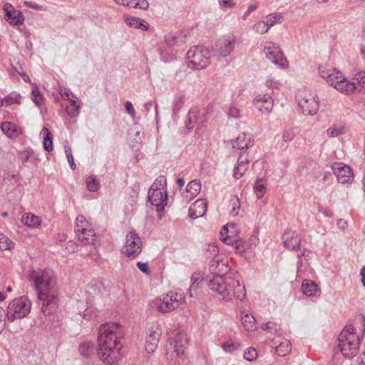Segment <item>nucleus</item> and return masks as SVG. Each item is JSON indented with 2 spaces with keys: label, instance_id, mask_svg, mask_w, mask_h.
Here are the masks:
<instances>
[{
  "label": "nucleus",
  "instance_id": "nucleus-43",
  "mask_svg": "<svg viewBox=\"0 0 365 365\" xmlns=\"http://www.w3.org/2000/svg\"><path fill=\"white\" fill-rule=\"evenodd\" d=\"M14 247V242L10 240L6 236L0 233V250H11Z\"/></svg>",
  "mask_w": 365,
  "mask_h": 365
},
{
  "label": "nucleus",
  "instance_id": "nucleus-29",
  "mask_svg": "<svg viewBox=\"0 0 365 365\" xmlns=\"http://www.w3.org/2000/svg\"><path fill=\"white\" fill-rule=\"evenodd\" d=\"M165 43L169 48L174 49L184 43L183 37L175 33H170L165 36Z\"/></svg>",
  "mask_w": 365,
  "mask_h": 365
},
{
  "label": "nucleus",
  "instance_id": "nucleus-1",
  "mask_svg": "<svg viewBox=\"0 0 365 365\" xmlns=\"http://www.w3.org/2000/svg\"><path fill=\"white\" fill-rule=\"evenodd\" d=\"M119 329L117 323H108L99 327L97 355L108 365L116 363L121 357Z\"/></svg>",
  "mask_w": 365,
  "mask_h": 365
},
{
  "label": "nucleus",
  "instance_id": "nucleus-26",
  "mask_svg": "<svg viewBox=\"0 0 365 365\" xmlns=\"http://www.w3.org/2000/svg\"><path fill=\"white\" fill-rule=\"evenodd\" d=\"M301 289L302 292L307 297H316L320 294V289L318 285L311 280H304Z\"/></svg>",
  "mask_w": 365,
  "mask_h": 365
},
{
  "label": "nucleus",
  "instance_id": "nucleus-24",
  "mask_svg": "<svg viewBox=\"0 0 365 365\" xmlns=\"http://www.w3.org/2000/svg\"><path fill=\"white\" fill-rule=\"evenodd\" d=\"M174 349L178 356L182 355L187 348L188 339L185 333L178 332L173 341Z\"/></svg>",
  "mask_w": 365,
  "mask_h": 365
},
{
  "label": "nucleus",
  "instance_id": "nucleus-38",
  "mask_svg": "<svg viewBox=\"0 0 365 365\" xmlns=\"http://www.w3.org/2000/svg\"><path fill=\"white\" fill-rule=\"evenodd\" d=\"M242 323L244 328L248 331H254L256 328L255 319L254 317L249 314H245L242 317Z\"/></svg>",
  "mask_w": 365,
  "mask_h": 365
},
{
  "label": "nucleus",
  "instance_id": "nucleus-50",
  "mask_svg": "<svg viewBox=\"0 0 365 365\" xmlns=\"http://www.w3.org/2000/svg\"><path fill=\"white\" fill-rule=\"evenodd\" d=\"M219 5L222 9H232L235 6V0H218Z\"/></svg>",
  "mask_w": 365,
  "mask_h": 365
},
{
  "label": "nucleus",
  "instance_id": "nucleus-2",
  "mask_svg": "<svg viewBox=\"0 0 365 365\" xmlns=\"http://www.w3.org/2000/svg\"><path fill=\"white\" fill-rule=\"evenodd\" d=\"M319 73L322 78L337 91H365V71H358L353 73L351 81L348 80L339 70L336 68L319 66Z\"/></svg>",
  "mask_w": 365,
  "mask_h": 365
},
{
  "label": "nucleus",
  "instance_id": "nucleus-15",
  "mask_svg": "<svg viewBox=\"0 0 365 365\" xmlns=\"http://www.w3.org/2000/svg\"><path fill=\"white\" fill-rule=\"evenodd\" d=\"M3 10L5 13V20L12 26H19L24 24L25 17L23 13L9 4L6 3L3 6Z\"/></svg>",
  "mask_w": 365,
  "mask_h": 365
},
{
  "label": "nucleus",
  "instance_id": "nucleus-36",
  "mask_svg": "<svg viewBox=\"0 0 365 365\" xmlns=\"http://www.w3.org/2000/svg\"><path fill=\"white\" fill-rule=\"evenodd\" d=\"M41 134L43 135V148L48 151L51 152L53 150V140H52V135L49 130L44 127L41 130Z\"/></svg>",
  "mask_w": 365,
  "mask_h": 365
},
{
  "label": "nucleus",
  "instance_id": "nucleus-46",
  "mask_svg": "<svg viewBox=\"0 0 365 365\" xmlns=\"http://www.w3.org/2000/svg\"><path fill=\"white\" fill-rule=\"evenodd\" d=\"M240 343L229 340L225 342L222 347L226 352H232L240 346Z\"/></svg>",
  "mask_w": 365,
  "mask_h": 365
},
{
  "label": "nucleus",
  "instance_id": "nucleus-41",
  "mask_svg": "<svg viewBox=\"0 0 365 365\" xmlns=\"http://www.w3.org/2000/svg\"><path fill=\"white\" fill-rule=\"evenodd\" d=\"M229 227L234 229L235 228L234 224L227 225L224 226L222 230L220 232V235L223 237L222 240L225 243H226L227 245H232L234 242H236L237 241L235 239H233L231 235H228Z\"/></svg>",
  "mask_w": 365,
  "mask_h": 365
},
{
  "label": "nucleus",
  "instance_id": "nucleus-35",
  "mask_svg": "<svg viewBox=\"0 0 365 365\" xmlns=\"http://www.w3.org/2000/svg\"><path fill=\"white\" fill-rule=\"evenodd\" d=\"M22 222L29 227H38L41 225L39 217L32 213H28L22 217Z\"/></svg>",
  "mask_w": 365,
  "mask_h": 365
},
{
  "label": "nucleus",
  "instance_id": "nucleus-55",
  "mask_svg": "<svg viewBox=\"0 0 365 365\" xmlns=\"http://www.w3.org/2000/svg\"><path fill=\"white\" fill-rule=\"evenodd\" d=\"M230 118H237L240 117V110L235 106H231L228 110Z\"/></svg>",
  "mask_w": 365,
  "mask_h": 365
},
{
  "label": "nucleus",
  "instance_id": "nucleus-52",
  "mask_svg": "<svg viewBox=\"0 0 365 365\" xmlns=\"http://www.w3.org/2000/svg\"><path fill=\"white\" fill-rule=\"evenodd\" d=\"M31 99L34 103L40 106L44 103V98L42 96V93H31Z\"/></svg>",
  "mask_w": 365,
  "mask_h": 365
},
{
  "label": "nucleus",
  "instance_id": "nucleus-8",
  "mask_svg": "<svg viewBox=\"0 0 365 365\" xmlns=\"http://www.w3.org/2000/svg\"><path fill=\"white\" fill-rule=\"evenodd\" d=\"M29 276V279L34 282L38 292L52 290L56 283L53 272L49 269L39 271L31 270Z\"/></svg>",
  "mask_w": 365,
  "mask_h": 365
},
{
  "label": "nucleus",
  "instance_id": "nucleus-9",
  "mask_svg": "<svg viewBox=\"0 0 365 365\" xmlns=\"http://www.w3.org/2000/svg\"><path fill=\"white\" fill-rule=\"evenodd\" d=\"M185 296L181 290L169 292L155 301L158 310L161 313H168L177 309L184 302Z\"/></svg>",
  "mask_w": 365,
  "mask_h": 365
},
{
  "label": "nucleus",
  "instance_id": "nucleus-4",
  "mask_svg": "<svg viewBox=\"0 0 365 365\" xmlns=\"http://www.w3.org/2000/svg\"><path fill=\"white\" fill-rule=\"evenodd\" d=\"M338 341V347L346 358L351 359L358 354L360 339L352 325L345 327L339 335Z\"/></svg>",
  "mask_w": 365,
  "mask_h": 365
},
{
  "label": "nucleus",
  "instance_id": "nucleus-61",
  "mask_svg": "<svg viewBox=\"0 0 365 365\" xmlns=\"http://www.w3.org/2000/svg\"><path fill=\"white\" fill-rule=\"evenodd\" d=\"M244 153L245 152H242L237 160V162L240 163L241 164H245L247 165H249L250 160H248L247 156L244 155Z\"/></svg>",
  "mask_w": 365,
  "mask_h": 365
},
{
  "label": "nucleus",
  "instance_id": "nucleus-42",
  "mask_svg": "<svg viewBox=\"0 0 365 365\" xmlns=\"http://www.w3.org/2000/svg\"><path fill=\"white\" fill-rule=\"evenodd\" d=\"M248 166L249 165H247L245 164H241L240 163L237 162V165L234 168V178L237 180L241 178L245 173V172L247 170Z\"/></svg>",
  "mask_w": 365,
  "mask_h": 365
},
{
  "label": "nucleus",
  "instance_id": "nucleus-25",
  "mask_svg": "<svg viewBox=\"0 0 365 365\" xmlns=\"http://www.w3.org/2000/svg\"><path fill=\"white\" fill-rule=\"evenodd\" d=\"M119 6H125L129 9H139L148 10L149 3L147 0H113Z\"/></svg>",
  "mask_w": 365,
  "mask_h": 365
},
{
  "label": "nucleus",
  "instance_id": "nucleus-7",
  "mask_svg": "<svg viewBox=\"0 0 365 365\" xmlns=\"http://www.w3.org/2000/svg\"><path fill=\"white\" fill-rule=\"evenodd\" d=\"M31 307V302L26 297L16 298L7 307L6 317L11 322L17 319H22L29 314Z\"/></svg>",
  "mask_w": 365,
  "mask_h": 365
},
{
  "label": "nucleus",
  "instance_id": "nucleus-37",
  "mask_svg": "<svg viewBox=\"0 0 365 365\" xmlns=\"http://www.w3.org/2000/svg\"><path fill=\"white\" fill-rule=\"evenodd\" d=\"M201 190V183L198 180H194L190 181L186 187V191L190 194V197L193 198L196 197Z\"/></svg>",
  "mask_w": 365,
  "mask_h": 365
},
{
  "label": "nucleus",
  "instance_id": "nucleus-17",
  "mask_svg": "<svg viewBox=\"0 0 365 365\" xmlns=\"http://www.w3.org/2000/svg\"><path fill=\"white\" fill-rule=\"evenodd\" d=\"M208 251L210 252V257H212V260L210 262V267L212 272H217V268L220 265H222V267H225L222 269H218V271L220 273L226 274L230 270V268L227 265V261L220 260L217 258V255L219 252L217 247L214 244L209 245Z\"/></svg>",
  "mask_w": 365,
  "mask_h": 365
},
{
  "label": "nucleus",
  "instance_id": "nucleus-3",
  "mask_svg": "<svg viewBox=\"0 0 365 365\" xmlns=\"http://www.w3.org/2000/svg\"><path fill=\"white\" fill-rule=\"evenodd\" d=\"M207 286L225 301H230L232 297L242 301L246 294L245 287L240 284L239 279L232 278L227 273L214 275Z\"/></svg>",
  "mask_w": 365,
  "mask_h": 365
},
{
  "label": "nucleus",
  "instance_id": "nucleus-12",
  "mask_svg": "<svg viewBox=\"0 0 365 365\" xmlns=\"http://www.w3.org/2000/svg\"><path fill=\"white\" fill-rule=\"evenodd\" d=\"M296 99L304 115H314L317 113L319 101L315 93H298Z\"/></svg>",
  "mask_w": 365,
  "mask_h": 365
},
{
  "label": "nucleus",
  "instance_id": "nucleus-28",
  "mask_svg": "<svg viewBox=\"0 0 365 365\" xmlns=\"http://www.w3.org/2000/svg\"><path fill=\"white\" fill-rule=\"evenodd\" d=\"M78 240L83 245H93L96 241V236L92 227L87 228L85 231L76 234Z\"/></svg>",
  "mask_w": 365,
  "mask_h": 365
},
{
  "label": "nucleus",
  "instance_id": "nucleus-48",
  "mask_svg": "<svg viewBox=\"0 0 365 365\" xmlns=\"http://www.w3.org/2000/svg\"><path fill=\"white\" fill-rule=\"evenodd\" d=\"M257 356V351L253 347H250L244 353V358L250 361L255 360Z\"/></svg>",
  "mask_w": 365,
  "mask_h": 365
},
{
  "label": "nucleus",
  "instance_id": "nucleus-23",
  "mask_svg": "<svg viewBox=\"0 0 365 365\" xmlns=\"http://www.w3.org/2000/svg\"><path fill=\"white\" fill-rule=\"evenodd\" d=\"M231 143L234 149L241 150L242 152H245V150L252 146L250 138L245 133H240L237 138L232 140Z\"/></svg>",
  "mask_w": 365,
  "mask_h": 365
},
{
  "label": "nucleus",
  "instance_id": "nucleus-32",
  "mask_svg": "<svg viewBox=\"0 0 365 365\" xmlns=\"http://www.w3.org/2000/svg\"><path fill=\"white\" fill-rule=\"evenodd\" d=\"M263 20L267 29L269 30V29L275 24H282L283 21V16L281 14L275 12L267 15Z\"/></svg>",
  "mask_w": 365,
  "mask_h": 365
},
{
  "label": "nucleus",
  "instance_id": "nucleus-40",
  "mask_svg": "<svg viewBox=\"0 0 365 365\" xmlns=\"http://www.w3.org/2000/svg\"><path fill=\"white\" fill-rule=\"evenodd\" d=\"M254 192L258 199L262 198L266 191V183L262 179H257L254 185Z\"/></svg>",
  "mask_w": 365,
  "mask_h": 365
},
{
  "label": "nucleus",
  "instance_id": "nucleus-31",
  "mask_svg": "<svg viewBox=\"0 0 365 365\" xmlns=\"http://www.w3.org/2000/svg\"><path fill=\"white\" fill-rule=\"evenodd\" d=\"M95 346L91 341H83L80 344L78 351L84 358H91L94 354Z\"/></svg>",
  "mask_w": 365,
  "mask_h": 365
},
{
  "label": "nucleus",
  "instance_id": "nucleus-49",
  "mask_svg": "<svg viewBox=\"0 0 365 365\" xmlns=\"http://www.w3.org/2000/svg\"><path fill=\"white\" fill-rule=\"evenodd\" d=\"M86 185L88 190L91 192H96L99 188V185L96 180L92 177H88L86 179Z\"/></svg>",
  "mask_w": 365,
  "mask_h": 365
},
{
  "label": "nucleus",
  "instance_id": "nucleus-14",
  "mask_svg": "<svg viewBox=\"0 0 365 365\" xmlns=\"http://www.w3.org/2000/svg\"><path fill=\"white\" fill-rule=\"evenodd\" d=\"M38 299L42 302L41 312L46 315H50L58 306L57 294L52 289L49 291H39Z\"/></svg>",
  "mask_w": 365,
  "mask_h": 365
},
{
  "label": "nucleus",
  "instance_id": "nucleus-33",
  "mask_svg": "<svg viewBox=\"0 0 365 365\" xmlns=\"http://www.w3.org/2000/svg\"><path fill=\"white\" fill-rule=\"evenodd\" d=\"M279 343L275 347V352L280 356H284L291 351V344L287 339H283L282 341L276 340L275 344Z\"/></svg>",
  "mask_w": 365,
  "mask_h": 365
},
{
  "label": "nucleus",
  "instance_id": "nucleus-62",
  "mask_svg": "<svg viewBox=\"0 0 365 365\" xmlns=\"http://www.w3.org/2000/svg\"><path fill=\"white\" fill-rule=\"evenodd\" d=\"M125 109L127 110V112L131 115H134L135 114V110H134V108H133V106L132 105V103L129 101H127L125 104Z\"/></svg>",
  "mask_w": 365,
  "mask_h": 365
},
{
  "label": "nucleus",
  "instance_id": "nucleus-5",
  "mask_svg": "<svg viewBox=\"0 0 365 365\" xmlns=\"http://www.w3.org/2000/svg\"><path fill=\"white\" fill-rule=\"evenodd\" d=\"M210 63V51L204 46H194L187 51L185 63L187 67L192 71L205 69Z\"/></svg>",
  "mask_w": 365,
  "mask_h": 365
},
{
  "label": "nucleus",
  "instance_id": "nucleus-21",
  "mask_svg": "<svg viewBox=\"0 0 365 365\" xmlns=\"http://www.w3.org/2000/svg\"><path fill=\"white\" fill-rule=\"evenodd\" d=\"M284 247L291 250H297L301 245V237L295 232H286L283 235Z\"/></svg>",
  "mask_w": 365,
  "mask_h": 365
},
{
  "label": "nucleus",
  "instance_id": "nucleus-19",
  "mask_svg": "<svg viewBox=\"0 0 365 365\" xmlns=\"http://www.w3.org/2000/svg\"><path fill=\"white\" fill-rule=\"evenodd\" d=\"M254 103L256 108L262 113H269L274 105L273 99L268 93L259 94Z\"/></svg>",
  "mask_w": 365,
  "mask_h": 365
},
{
  "label": "nucleus",
  "instance_id": "nucleus-53",
  "mask_svg": "<svg viewBox=\"0 0 365 365\" xmlns=\"http://www.w3.org/2000/svg\"><path fill=\"white\" fill-rule=\"evenodd\" d=\"M280 83L272 78H269L266 81V86L268 89L278 90L279 89Z\"/></svg>",
  "mask_w": 365,
  "mask_h": 365
},
{
  "label": "nucleus",
  "instance_id": "nucleus-54",
  "mask_svg": "<svg viewBox=\"0 0 365 365\" xmlns=\"http://www.w3.org/2000/svg\"><path fill=\"white\" fill-rule=\"evenodd\" d=\"M24 4L28 8H31V9H35L37 11H45L46 10V9L43 6L35 4L32 1H25L24 2Z\"/></svg>",
  "mask_w": 365,
  "mask_h": 365
},
{
  "label": "nucleus",
  "instance_id": "nucleus-44",
  "mask_svg": "<svg viewBox=\"0 0 365 365\" xmlns=\"http://www.w3.org/2000/svg\"><path fill=\"white\" fill-rule=\"evenodd\" d=\"M253 30L255 33L259 34H264L268 32L264 20L259 21L253 25Z\"/></svg>",
  "mask_w": 365,
  "mask_h": 365
},
{
  "label": "nucleus",
  "instance_id": "nucleus-16",
  "mask_svg": "<svg viewBox=\"0 0 365 365\" xmlns=\"http://www.w3.org/2000/svg\"><path fill=\"white\" fill-rule=\"evenodd\" d=\"M332 170L339 182L344 184L351 182L354 179V174L350 167L341 163H334Z\"/></svg>",
  "mask_w": 365,
  "mask_h": 365
},
{
  "label": "nucleus",
  "instance_id": "nucleus-20",
  "mask_svg": "<svg viewBox=\"0 0 365 365\" xmlns=\"http://www.w3.org/2000/svg\"><path fill=\"white\" fill-rule=\"evenodd\" d=\"M207 204L205 199H198L190 207L188 216L192 219H197L205 215Z\"/></svg>",
  "mask_w": 365,
  "mask_h": 365
},
{
  "label": "nucleus",
  "instance_id": "nucleus-18",
  "mask_svg": "<svg viewBox=\"0 0 365 365\" xmlns=\"http://www.w3.org/2000/svg\"><path fill=\"white\" fill-rule=\"evenodd\" d=\"M161 336V331L158 327H151L148 329L145 338V348L148 353H153L158 347Z\"/></svg>",
  "mask_w": 365,
  "mask_h": 365
},
{
  "label": "nucleus",
  "instance_id": "nucleus-13",
  "mask_svg": "<svg viewBox=\"0 0 365 365\" xmlns=\"http://www.w3.org/2000/svg\"><path fill=\"white\" fill-rule=\"evenodd\" d=\"M142 241L135 230L130 231L125 237L122 252L129 258H135L142 251Z\"/></svg>",
  "mask_w": 365,
  "mask_h": 365
},
{
  "label": "nucleus",
  "instance_id": "nucleus-27",
  "mask_svg": "<svg viewBox=\"0 0 365 365\" xmlns=\"http://www.w3.org/2000/svg\"><path fill=\"white\" fill-rule=\"evenodd\" d=\"M64 100H68L70 103L66 106V110L68 115L71 117H74L78 115L80 111V106L77 104L76 100L70 98V94L72 93H59Z\"/></svg>",
  "mask_w": 365,
  "mask_h": 365
},
{
  "label": "nucleus",
  "instance_id": "nucleus-22",
  "mask_svg": "<svg viewBox=\"0 0 365 365\" xmlns=\"http://www.w3.org/2000/svg\"><path fill=\"white\" fill-rule=\"evenodd\" d=\"M123 19L126 25L132 29H140L143 31H147L149 29L148 24L138 17H135L128 14H124Z\"/></svg>",
  "mask_w": 365,
  "mask_h": 365
},
{
  "label": "nucleus",
  "instance_id": "nucleus-60",
  "mask_svg": "<svg viewBox=\"0 0 365 365\" xmlns=\"http://www.w3.org/2000/svg\"><path fill=\"white\" fill-rule=\"evenodd\" d=\"M200 281V276L197 274H194L191 277V288H196Z\"/></svg>",
  "mask_w": 365,
  "mask_h": 365
},
{
  "label": "nucleus",
  "instance_id": "nucleus-39",
  "mask_svg": "<svg viewBox=\"0 0 365 365\" xmlns=\"http://www.w3.org/2000/svg\"><path fill=\"white\" fill-rule=\"evenodd\" d=\"M91 227L87 220L83 215L77 216L76 219L75 233L85 231L87 228Z\"/></svg>",
  "mask_w": 365,
  "mask_h": 365
},
{
  "label": "nucleus",
  "instance_id": "nucleus-10",
  "mask_svg": "<svg viewBox=\"0 0 365 365\" xmlns=\"http://www.w3.org/2000/svg\"><path fill=\"white\" fill-rule=\"evenodd\" d=\"M262 52L269 61L279 68L286 69L289 67V61L279 44L272 41H266Z\"/></svg>",
  "mask_w": 365,
  "mask_h": 365
},
{
  "label": "nucleus",
  "instance_id": "nucleus-51",
  "mask_svg": "<svg viewBox=\"0 0 365 365\" xmlns=\"http://www.w3.org/2000/svg\"><path fill=\"white\" fill-rule=\"evenodd\" d=\"M344 133L343 128H329L327 130V134L329 138L337 137Z\"/></svg>",
  "mask_w": 365,
  "mask_h": 365
},
{
  "label": "nucleus",
  "instance_id": "nucleus-63",
  "mask_svg": "<svg viewBox=\"0 0 365 365\" xmlns=\"http://www.w3.org/2000/svg\"><path fill=\"white\" fill-rule=\"evenodd\" d=\"M12 94H16V93H10L9 95L4 97L5 102L7 103L8 104L11 103H19V101H17V98H15V100H13V98L11 97V96Z\"/></svg>",
  "mask_w": 365,
  "mask_h": 365
},
{
  "label": "nucleus",
  "instance_id": "nucleus-34",
  "mask_svg": "<svg viewBox=\"0 0 365 365\" xmlns=\"http://www.w3.org/2000/svg\"><path fill=\"white\" fill-rule=\"evenodd\" d=\"M1 129L5 135L13 138L19 135V130L16 124L11 122H4L1 124Z\"/></svg>",
  "mask_w": 365,
  "mask_h": 365
},
{
  "label": "nucleus",
  "instance_id": "nucleus-56",
  "mask_svg": "<svg viewBox=\"0 0 365 365\" xmlns=\"http://www.w3.org/2000/svg\"><path fill=\"white\" fill-rule=\"evenodd\" d=\"M5 310L0 307V334L3 331L5 326Z\"/></svg>",
  "mask_w": 365,
  "mask_h": 365
},
{
  "label": "nucleus",
  "instance_id": "nucleus-11",
  "mask_svg": "<svg viewBox=\"0 0 365 365\" xmlns=\"http://www.w3.org/2000/svg\"><path fill=\"white\" fill-rule=\"evenodd\" d=\"M237 44V38L233 34H228L220 38L212 46L215 56L225 58L229 56Z\"/></svg>",
  "mask_w": 365,
  "mask_h": 365
},
{
  "label": "nucleus",
  "instance_id": "nucleus-64",
  "mask_svg": "<svg viewBox=\"0 0 365 365\" xmlns=\"http://www.w3.org/2000/svg\"><path fill=\"white\" fill-rule=\"evenodd\" d=\"M274 326H275V324L273 323V322H267V323H265V324H263L262 325V329L263 330H266V331H268V330H270V329H272V328L274 327Z\"/></svg>",
  "mask_w": 365,
  "mask_h": 365
},
{
  "label": "nucleus",
  "instance_id": "nucleus-57",
  "mask_svg": "<svg viewBox=\"0 0 365 365\" xmlns=\"http://www.w3.org/2000/svg\"><path fill=\"white\" fill-rule=\"evenodd\" d=\"M30 158L31 153L29 150H24L19 153V158L24 163H27Z\"/></svg>",
  "mask_w": 365,
  "mask_h": 365
},
{
  "label": "nucleus",
  "instance_id": "nucleus-6",
  "mask_svg": "<svg viewBox=\"0 0 365 365\" xmlns=\"http://www.w3.org/2000/svg\"><path fill=\"white\" fill-rule=\"evenodd\" d=\"M167 182L165 176H159L153 183L148 190V199L150 204L156 207V211L160 212L167 205Z\"/></svg>",
  "mask_w": 365,
  "mask_h": 365
},
{
  "label": "nucleus",
  "instance_id": "nucleus-47",
  "mask_svg": "<svg viewBox=\"0 0 365 365\" xmlns=\"http://www.w3.org/2000/svg\"><path fill=\"white\" fill-rule=\"evenodd\" d=\"M295 137V133L292 128L284 129L282 133V141L284 143L292 141Z\"/></svg>",
  "mask_w": 365,
  "mask_h": 365
},
{
  "label": "nucleus",
  "instance_id": "nucleus-30",
  "mask_svg": "<svg viewBox=\"0 0 365 365\" xmlns=\"http://www.w3.org/2000/svg\"><path fill=\"white\" fill-rule=\"evenodd\" d=\"M204 122L203 117H200L196 111L190 110L187 120H185V125L188 130L192 129L195 125L202 124Z\"/></svg>",
  "mask_w": 365,
  "mask_h": 365
},
{
  "label": "nucleus",
  "instance_id": "nucleus-45",
  "mask_svg": "<svg viewBox=\"0 0 365 365\" xmlns=\"http://www.w3.org/2000/svg\"><path fill=\"white\" fill-rule=\"evenodd\" d=\"M230 204L232 206L230 214L232 216H237L240 208V202L239 197L237 196H234L230 200Z\"/></svg>",
  "mask_w": 365,
  "mask_h": 365
},
{
  "label": "nucleus",
  "instance_id": "nucleus-58",
  "mask_svg": "<svg viewBox=\"0 0 365 365\" xmlns=\"http://www.w3.org/2000/svg\"><path fill=\"white\" fill-rule=\"evenodd\" d=\"M137 267L143 273H145V274H148L149 273V267H148V262H137Z\"/></svg>",
  "mask_w": 365,
  "mask_h": 365
},
{
  "label": "nucleus",
  "instance_id": "nucleus-59",
  "mask_svg": "<svg viewBox=\"0 0 365 365\" xmlns=\"http://www.w3.org/2000/svg\"><path fill=\"white\" fill-rule=\"evenodd\" d=\"M184 103V98L183 96H179L176 98L175 106H174V111L175 113L178 112L180 109L181 108L182 105Z\"/></svg>",
  "mask_w": 365,
  "mask_h": 365
}]
</instances>
